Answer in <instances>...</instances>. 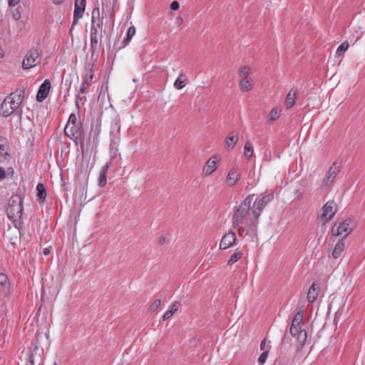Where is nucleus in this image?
<instances>
[{
    "mask_svg": "<svg viewBox=\"0 0 365 365\" xmlns=\"http://www.w3.org/2000/svg\"><path fill=\"white\" fill-rule=\"evenodd\" d=\"M240 179V175L237 173V170L235 168L231 169L229 171L226 181L227 185L232 186L237 183Z\"/></svg>",
    "mask_w": 365,
    "mask_h": 365,
    "instance_id": "22",
    "label": "nucleus"
},
{
    "mask_svg": "<svg viewBox=\"0 0 365 365\" xmlns=\"http://www.w3.org/2000/svg\"><path fill=\"white\" fill-rule=\"evenodd\" d=\"M86 0H75V8L71 29L78 24V20L83 17L86 9Z\"/></svg>",
    "mask_w": 365,
    "mask_h": 365,
    "instance_id": "13",
    "label": "nucleus"
},
{
    "mask_svg": "<svg viewBox=\"0 0 365 365\" xmlns=\"http://www.w3.org/2000/svg\"><path fill=\"white\" fill-rule=\"evenodd\" d=\"M21 17V14L19 11H16L13 14V18L16 20L19 19Z\"/></svg>",
    "mask_w": 365,
    "mask_h": 365,
    "instance_id": "47",
    "label": "nucleus"
},
{
    "mask_svg": "<svg viewBox=\"0 0 365 365\" xmlns=\"http://www.w3.org/2000/svg\"><path fill=\"white\" fill-rule=\"evenodd\" d=\"M260 349L263 350V351L267 350L266 349V339H262L261 343H260Z\"/></svg>",
    "mask_w": 365,
    "mask_h": 365,
    "instance_id": "46",
    "label": "nucleus"
},
{
    "mask_svg": "<svg viewBox=\"0 0 365 365\" xmlns=\"http://www.w3.org/2000/svg\"><path fill=\"white\" fill-rule=\"evenodd\" d=\"M100 132H101L100 128H96L95 130L91 128L90 133H89L88 140H90L91 138H93V140H94L95 138L98 136V135L100 134Z\"/></svg>",
    "mask_w": 365,
    "mask_h": 365,
    "instance_id": "38",
    "label": "nucleus"
},
{
    "mask_svg": "<svg viewBox=\"0 0 365 365\" xmlns=\"http://www.w3.org/2000/svg\"><path fill=\"white\" fill-rule=\"evenodd\" d=\"M176 21H177V23H178V24H181V23L182 22V18H180V17H178V18H177V20H176Z\"/></svg>",
    "mask_w": 365,
    "mask_h": 365,
    "instance_id": "52",
    "label": "nucleus"
},
{
    "mask_svg": "<svg viewBox=\"0 0 365 365\" xmlns=\"http://www.w3.org/2000/svg\"><path fill=\"white\" fill-rule=\"evenodd\" d=\"M337 210L336 203L334 200H329L322 207L318 218L322 224H326L331 220Z\"/></svg>",
    "mask_w": 365,
    "mask_h": 365,
    "instance_id": "6",
    "label": "nucleus"
},
{
    "mask_svg": "<svg viewBox=\"0 0 365 365\" xmlns=\"http://www.w3.org/2000/svg\"><path fill=\"white\" fill-rule=\"evenodd\" d=\"M7 145L5 147H0V163L4 162L8 158V149Z\"/></svg>",
    "mask_w": 365,
    "mask_h": 365,
    "instance_id": "33",
    "label": "nucleus"
},
{
    "mask_svg": "<svg viewBox=\"0 0 365 365\" xmlns=\"http://www.w3.org/2000/svg\"><path fill=\"white\" fill-rule=\"evenodd\" d=\"M254 195H248L240 205L235 207L232 215V225L237 227L238 235L254 237L257 235L259 215L251 206Z\"/></svg>",
    "mask_w": 365,
    "mask_h": 365,
    "instance_id": "1",
    "label": "nucleus"
},
{
    "mask_svg": "<svg viewBox=\"0 0 365 365\" xmlns=\"http://www.w3.org/2000/svg\"><path fill=\"white\" fill-rule=\"evenodd\" d=\"M304 315L302 311L297 312L292 319L289 332L293 337H296L301 346H303L307 340V331L304 329Z\"/></svg>",
    "mask_w": 365,
    "mask_h": 365,
    "instance_id": "3",
    "label": "nucleus"
},
{
    "mask_svg": "<svg viewBox=\"0 0 365 365\" xmlns=\"http://www.w3.org/2000/svg\"><path fill=\"white\" fill-rule=\"evenodd\" d=\"M135 34V28L133 26H131L128 28L127 31V35L125 39L123 41V46H125L127 44L129 43V42L131 41L133 36Z\"/></svg>",
    "mask_w": 365,
    "mask_h": 365,
    "instance_id": "29",
    "label": "nucleus"
},
{
    "mask_svg": "<svg viewBox=\"0 0 365 365\" xmlns=\"http://www.w3.org/2000/svg\"><path fill=\"white\" fill-rule=\"evenodd\" d=\"M237 240L236 235L234 232H229L225 234L220 242V249L226 250L232 247Z\"/></svg>",
    "mask_w": 365,
    "mask_h": 365,
    "instance_id": "14",
    "label": "nucleus"
},
{
    "mask_svg": "<svg viewBox=\"0 0 365 365\" xmlns=\"http://www.w3.org/2000/svg\"><path fill=\"white\" fill-rule=\"evenodd\" d=\"M180 302L178 301H175L172 303V304L169 307L168 309L165 312V313L163 316V320L165 321L170 319L179 309Z\"/></svg>",
    "mask_w": 365,
    "mask_h": 365,
    "instance_id": "21",
    "label": "nucleus"
},
{
    "mask_svg": "<svg viewBox=\"0 0 365 365\" xmlns=\"http://www.w3.org/2000/svg\"><path fill=\"white\" fill-rule=\"evenodd\" d=\"M355 227L354 221L351 218L335 222L331 227V234L334 236H341L343 238L348 236Z\"/></svg>",
    "mask_w": 365,
    "mask_h": 365,
    "instance_id": "5",
    "label": "nucleus"
},
{
    "mask_svg": "<svg viewBox=\"0 0 365 365\" xmlns=\"http://www.w3.org/2000/svg\"><path fill=\"white\" fill-rule=\"evenodd\" d=\"M41 61L40 52L38 49L31 48L26 54L22 67L24 69H29L36 66Z\"/></svg>",
    "mask_w": 365,
    "mask_h": 365,
    "instance_id": "8",
    "label": "nucleus"
},
{
    "mask_svg": "<svg viewBox=\"0 0 365 365\" xmlns=\"http://www.w3.org/2000/svg\"><path fill=\"white\" fill-rule=\"evenodd\" d=\"M345 243L344 240H340L336 244L334 249L332 252V256L334 258H339L344 250Z\"/></svg>",
    "mask_w": 365,
    "mask_h": 365,
    "instance_id": "23",
    "label": "nucleus"
},
{
    "mask_svg": "<svg viewBox=\"0 0 365 365\" xmlns=\"http://www.w3.org/2000/svg\"><path fill=\"white\" fill-rule=\"evenodd\" d=\"M250 68L247 66H242L240 68V76L242 78H247L250 74Z\"/></svg>",
    "mask_w": 365,
    "mask_h": 365,
    "instance_id": "36",
    "label": "nucleus"
},
{
    "mask_svg": "<svg viewBox=\"0 0 365 365\" xmlns=\"http://www.w3.org/2000/svg\"><path fill=\"white\" fill-rule=\"evenodd\" d=\"M217 169V158H210L203 168L202 173L205 175H209Z\"/></svg>",
    "mask_w": 365,
    "mask_h": 365,
    "instance_id": "18",
    "label": "nucleus"
},
{
    "mask_svg": "<svg viewBox=\"0 0 365 365\" xmlns=\"http://www.w3.org/2000/svg\"><path fill=\"white\" fill-rule=\"evenodd\" d=\"M93 78V72L92 69L86 70V74L83 77V81L80 86V94H85L86 90L90 86Z\"/></svg>",
    "mask_w": 365,
    "mask_h": 365,
    "instance_id": "17",
    "label": "nucleus"
},
{
    "mask_svg": "<svg viewBox=\"0 0 365 365\" xmlns=\"http://www.w3.org/2000/svg\"><path fill=\"white\" fill-rule=\"evenodd\" d=\"M180 8V4L177 1H173L170 4V9L173 11H177Z\"/></svg>",
    "mask_w": 365,
    "mask_h": 365,
    "instance_id": "41",
    "label": "nucleus"
},
{
    "mask_svg": "<svg viewBox=\"0 0 365 365\" xmlns=\"http://www.w3.org/2000/svg\"><path fill=\"white\" fill-rule=\"evenodd\" d=\"M269 355V349L264 350L259 356L258 358V362L259 365L264 364L268 357Z\"/></svg>",
    "mask_w": 365,
    "mask_h": 365,
    "instance_id": "35",
    "label": "nucleus"
},
{
    "mask_svg": "<svg viewBox=\"0 0 365 365\" xmlns=\"http://www.w3.org/2000/svg\"><path fill=\"white\" fill-rule=\"evenodd\" d=\"M9 283L8 277L6 274L3 273H0V284L3 285L4 287L7 286Z\"/></svg>",
    "mask_w": 365,
    "mask_h": 365,
    "instance_id": "39",
    "label": "nucleus"
},
{
    "mask_svg": "<svg viewBox=\"0 0 365 365\" xmlns=\"http://www.w3.org/2000/svg\"><path fill=\"white\" fill-rule=\"evenodd\" d=\"M25 96V88H19L7 96L3 101L0 107V113L4 117L16 113L19 116L22 115L21 104Z\"/></svg>",
    "mask_w": 365,
    "mask_h": 365,
    "instance_id": "2",
    "label": "nucleus"
},
{
    "mask_svg": "<svg viewBox=\"0 0 365 365\" xmlns=\"http://www.w3.org/2000/svg\"><path fill=\"white\" fill-rule=\"evenodd\" d=\"M187 79L185 74L180 73L174 82V87L178 90L183 88L186 85Z\"/></svg>",
    "mask_w": 365,
    "mask_h": 365,
    "instance_id": "26",
    "label": "nucleus"
},
{
    "mask_svg": "<svg viewBox=\"0 0 365 365\" xmlns=\"http://www.w3.org/2000/svg\"><path fill=\"white\" fill-rule=\"evenodd\" d=\"M165 242V239L163 237H161L159 239V242H160V244H163Z\"/></svg>",
    "mask_w": 365,
    "mask_h": 365,
    "instance_id": "51",
    "label": "nucleus"
},
{
    "mask_svg": "<svg viewBox=\"0 0 365 365\" xmlns=\"http://www.w3.org/2000/svg\"><path fill=\"white\" fill-rule=\"evenodd\" d=\"M242 256V251L237 249L235 252L230 256V259L227 262V264L231 265L238 261Z\"/></svg>",
    "mask_w": 365,
    "mask_h": 365,
    "instance_id": "30",
    "label": "nucleus"
},
{
    "mask_svg": "<svg viewBox=\"0 0 365 365\" xmlns=\"http://www.w3.org/2000/svg\"><path fill=\"white\" fill-rule=\"evenodd\" d=\"M117 1V0H113V4H115Z\"/></svg>",
    "mask_w": 365,
    "mask_h": 365,
    "instance_id": "53",
    "label": "nucleus"
},
{
    "mask_svg": "<svg viewBox=\"0 0 365 365\" xmlns=\"http://www.w3.org/2000/svg\"><path fill=\"white\" fill-rule=\"evenodd\" d=\"M240 88L242 91H247L252 89V83L250 82L247 78H242L239 83Z\"/></svg>",
    "mask_w": 365,
    "mask_h": 365,
    "instance_id": "28",
    "label": "nucleus"
},
{
    "mask_svg": "<svg viewBox=\"0 0 365 365\" xmlns=\"http://www.w3.org/2000/svg\"><path fill=\"white\" fill-rule=\"evenodd\" d=\"M6 213L9 219L16 221L23 215L21 199L19 195L12 196L6 207Z\"/></svg>",
    "mask_w": 365,
    "mask_h": 365,
    "instance_id": "4",
    "label": "nucleus"
},
{
    "mask_svg": "<svg viewBox=\"0 0 365 365\" xmlns=\"http://www.w3.org/2000/svg\"><path fill=\"white\" fill-rule=\"evenodd\" d=\"M49 253H50V250H49L48 248H45V249L43 250V254H44L45 255H48Z\"/></svg>",
    "mask_w": 365,
    "mask_h": 365,
    "instance_id": "50",
    "label": "nucleus"
},
{
    "mask_svg": "<svg viewBox=\"0 0 365 365\" xmlns=\"http://www.w3.org/2000/svg\"><path fill=\"white\" fill-rule=\"evenodd\" d=\"M273 200L274 192L272 191L266 194L265 195H259L255 200L252 204V207L255 211H257V212L259 213V215L260 216L263 209Z\"/></svg>",
    "mask_w": 365,
    "mask_h": 365,
    "instance_id": "9",
    "label": "nucleus"
},
{
    "mask_svg": "<svg viewBox=\"0 0 365 365\" xmlns=\"http://www.w3.org/2000/svg\"><path fill=\"white\" fill-rule=\"evenodd\" d=\"M27 365H34V361L32 356H30L27 361Z\"/></svg>",
    "mask_w": 365,
    "mask_h": 365,
    "instance_id": "48",
    "label": "nucleus"
},
{
    "mask_svg": "<svg viewBox=\"0 0 365 365\" xmlns=\"http://www.w3.org/2000/svg\"><path fill=\"white\" fill-rule=\"evenodd\" d=\"M110 135V148L111 150H117L120 140V122L118 118L111 122Z\"/></svg>",
    "mask_w": 365,
    "mask_h": 365,
    "instance_id": "7",
    "label": "nucleus"
},
{
    "mask_svg": "<svg viewBox=\"0 0 365 365\" xmlns=\"http://www.w3.org/2000/svg\"><path fill=\"white\" fill-rule=\"evenodd\" d=\"M51 89V82L48 79H46L40 86L36 95V100L38 102H42L47 97L49 91Z\"/></svg>",
    "mask_w": 365,
    "mask_h": 365,
    "instance_id": "15",
    "label": "nucleus"
},
{
    "mask_svg": "<svg viewBox=\"0 0 365 365\" xmlns=\"http://www.w3.org/2000/svg\"><path fill=\"white\" fill-rule=\"evenodd\" d=\"M7 145V140L6 138L0 135V147H5Z\"/></svg>",
    "mask_w": 365,
    "mask_h": 365,
    "instance_id": "42",
    "label": "nucleus"
},
{
    "mask_svg": "<svg viewBox=\"0 0 365 365\" xmlns=\"http://www.w3.org/2000/svg\"><path fill=\"white\" fill-rule=\"evenodd\" d=\"M297 91L291 89L286 96L285 106L287 108H291L295 104L297 99Z\"/></svg>",
    "mask_w": 365,
    "mask_h": 365,
    "instance_id": "20",
    "label": "nucleus"
},
{
    "mask_svg": "<svg viewBox=\"0 0 365 365\" xmlns=\"http://www.w3.org/2000/svg\"><path fill=\"white\" fill-rule=\"evenodd\" d=\"M349 45V43L346 41H344L340 44V46L336 49V55L340 56L341 55L344 51H346Z\"/></svg>",
    "mask_w": 365,
    "mask_h": 365,
    "instance_id": "34",
    "label": "nucleus"
},
{
    "mask_svg": "<svg viewBox=\"0 0 365 365\" xmlns=\"http://www.w3.org/2000/svg\"><path fill=\"white\" fill-rule=\"evenodd\" d=\"M108 164H106L101 168V173L98 180V185L101 187H104L107 183L106 173L108 172Z\"/></svg>",
    "mask_w": 365,
    "mask_h": 365,
    "instance_id": "24",
    "label": "nucleus"
},
{
    "mask_svg": "<svg viewBox=\"0 0 365 365\" xmlns=\"http://www.w3.org/2000/svg\"><path fill=\"white\" fill-rule=\"evenodd\" d=\"M161 304V300L160 299H155L150 306L149 311L150 312H155L160 306Z\"/></svg>",
    "mask_w": 365,
    "mask_h": 365,
    "instance_id": "37",
    "label": "nucleus"
},
{
    "mask_svg": "<svg viewBox=\"0 0 365 365\" xmlns=\"http://www.w3.org/2000/svg\"><path fill=\"white\" fill-rule=\"evenodd\" d=\"M280 114L277 108H274L271 110L270 113L268 115V120L269 122L275 121L279 117Z\"/></svg>",
    "mask_w": 365,
    "mask_h": 365,
    "instance_id": "32",
    "label": "nucleus"
},
{
    "mask_svg": "<svg viewBox=\"0 0 365 365\" xmlns=\"http://www.w3.org/2000/svg\"><path fill=\"white\" fill-rule=\"evenodd\" d=\"M21 0H9V6L10 7H14L16 6Z\"/></svg>",
    "mask_w": 365,
    "mask_h": 365,
    "instance_id": "43",
    "label": "nucleus"
},
{
    "mask_svg": "<svg viewBox=\"0 0 365 365\" xmlns=\"http://www.w3.org/2000/svg\"><path fill=\"white\" fill-rule=\"evenodd\" d=\"M85 99H86V97H85L84 94H80V90H79L78 94L76 97L77 103H78V101H83Z\"/></svg>",
    "mask_w": 365,
    "mask_h": 365,
    "instance_id": "45",
    "label": "nucleus"
},
{
    "mask_svg": "<svg viewBox=\"0 0 365 365\" xmlns=\"http://www.w3.org/2000/svg\"><path fill=\"white\" fill-rule=\"evenodd\" d=\"M339 171L340 167L336 165V163H334L324 178L322 185L323 187H329L331 185Z\"/></svg>",
    "mask_w": 365,
    "mask_h": 365,
    "instance_id": "12",
    "label": "nucleus"
},
{
    "mask_svg": "<svg viewBox=\"0 0 365 365\" xmlns=\"http://www.w3.org/2000/svg\"><path fill=\"white\" fill-rule=\"evenodd\" d=\"M103 38V29L91 26V48L92 52L97 51L99 48V40Z\"/></svg>",
    "mask_w": 365,
    "mask_h": 365,
    "instance_id": "11",
    "label": "nucleus"
},
{
    "mask_svg": "<svg viewBox=\"0 0 365 365\" xmlns=\"http://www.w3.org/2000/svg\"><path fill=\"white\" fill-rule=\"evenodd\" d=\"M238 140L237 135L233 131L231 132L226 140V145L228 148H233Z\"/></svg>",
    "mask_w": 365,
    "mask_h": 365,
    "instance_id": "27",
    "label": "nucleus"
},
{
    "mask_svg": "<svg viewBox=\"0 0 365 365\" xmlns=\"http://www.w3.org/2000/svg\"><path fill=\"white\" fill-rule=\"evenodd\" d=\"M64 131L66 135L73 140L81 139L83 136V130L81 123L66 125Z\"/></svg>",
    "mask_w": 365,
    "mask_h": 365,
    "instance_id": "10",
    "label": "nucleus"
},
{
    "mask_svg": "<svg viewBox=\"0 0 365 365\" xmlns=\"http://www.w3.org/2000/svg\"><path fill=\"white\" fill-rule=\"evenodd\" d=\"M53 3L56 5H59L61 4H62L64 0H52Z\"/></svg>",
    "mask_w": 365,
    "mask_h": 365,
    "instance_id": "49",
    "label": "nucleus"
},
{
    "mask_svg": "<svg viewBox=\"0 0 365 365\" xmlns=\"http://www.w3.org/2000/svg\"><path fill=\"white\" fill-rule=\"evenodd\" d=\"M76 123H78L77 118L74 113H71L69 115L68 120L66 125H71L72 124H76Z\"/></svg>",
    "mask_w": 365,
    "mask_h": 365,
    "instance_id": "40",
    "label": "nucleus"
},
{
    "mask_svg": "<svg viewBox=\"0 0 365 365\" xmlns=\"http://www.w3.org/2000/svg\"><path fill=\"white\" fill-rule=\"evenodd\" d=\"M319 287L315 282H314L309 287L307 292V300L308 302L313 303L316 301L319 294Z\"/></svg>",
    "mask_w": 365,
    "mask_h": 365,
    "instance_id": "19",
    "label": "nucleus"
},
{
    "mask_svg": "<svg viewBox=\"0 0 365 365\" xmlns=\"http://www.w3.org/2000/svg\"><path fill=\"white\" fill-rule=\"evenodd\" d=\"M245 155L247 158H250L254 153L253 145L250 141L246 142L245 145Z\"/></svg>",
    "mask_w": 365,
    "mask_h": 365,
    "instance_id": "31",
    "label": "nucleus"
},
{
    "mask_svg": "<svg viewBox=\"0 0 365 365\" xmlns=\"http://www.w3.org/2000/svg\"><path fill=\"white\" fill-rule=\"evenodd\" d=\"M6 178V172L4 168H0V182Z\"/></svg>",
    "mask_w": 365,
    "mask_h": 365,
    "instance_id": "44",
    "label": "nucleus"
},
{
    "mask_svg": "<svg viewBox=\"0 0 365 365\" xmlns=\"http://www.w3.org/2000/svg\"><path fill=\"white\" fill-rule=\"evenodd\" d=\"M103 17L101 14V11L98 7H96L91 12V25L92 26L100 27L103 29Z\"/></svg>",
    "mask_w": 365,
    "mask_h": 365,
    "instance_id": "16",
    "label": "nucleus"
},
{
    "mask_svg": "<svg viewBox=\"0 0 365 365\" xmlns=\"http://www.w3.org/2000/svg\"><path fill=\"white\" fill-rule=\"evenodd\" d=\"M36 190L38 200L40 202H44L47 196L46 190L44 185L43 183H38L36 186Z\"/></svg>",
    "mask_w": 365,
    "mask_h": 365,
    "instance_id": "25",
    "label": "nucleus"
}]
</instances>
